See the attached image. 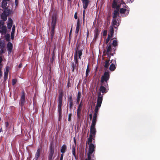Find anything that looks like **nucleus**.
Segmentation results:
<instances>
[{
    "mask_svg": "<svg viewBox=\"0 0 160 160\" xmlns=\"http://www.w3.org/2000/svg\"><path fill=\"white\" fill-rule=\"evenodd\" d=\"M66 149L67 147L66 145L65 144L63 145L61 147V152L62 153H64L66 151Z\"/></svg>",
    "mask_w": 160,
    "mask_h": 160,
    "instance_id": "obj_27",
    "label": "nucleus"
},
{
    "mask_svg": "<svg viewBox=\"0 0 160 160\" xmlns=\"http://www.w3.org/2000/svg\"><path fill=\"white\" fill-rule=\"evenodd\" d=\"M78 56L77 55V54H75L74 56V62H75V64H76L77 65V66H78Z\"/></svg>",
    "mask_w": 160,
    "mask_h": 160,
    "instance_id": "obj_34",
    "label": "nucleus"
},
{
    "mask_svg": "<svg viewBox=\"0 0 160 160\" xmlns=\"http://www.w3.org/2000/svg\"><path fill=\"white\" fill-rule=\"evenodd\" d=\"M94 136H92L91 134L89 135V138H88V142L91 143L92 142V140Z\"/></svg>",
    "mask_w": 160,
    "mask_h": 160,
    "instance_id": "obj_33",
    "label": "nucleus"
},
{
    "mask_svg": "<svg viewBox=\"0 0 160 160\" xmlns=\"http://www.w3.org/2000/svg\"><path fill=\"white\" fill-rule=\"evenodd\" d=\"M4 34V38L5 39V40H10V35L8 33H3L2 35Z\"/></svg>",
    "mask_w": 160,
    "mask_h": 160,
    "instance_id": "obj_29",
    "label": "nucleus"
},
{
    "mask_svg": "<svg viewBox=\"0 0 160 160\" xmlns=\"http://www.w3.org/2000/svg\"><path fill=\"white\" fill-rule=\"evenodd\" d=\"M7 1H6V0H2V8H7L6 6L7 4Z\"/></svg>",
    "mask_w": 160,
    "mask_h": 160,
    "instance_id": "obj_26",
    "label": "nucleus"
},
{
    "mask_svg": "<svg viewBox=\"0 0 160 160\" xmlns=\"http://www.w3.org/2000/svg\"><path fill=\"white\" fill-rule=\"evenodd\" d=\"M110 78V74L108 71H106L101 78V82L108 81Z\"/></svg>",
    "mask_w": 160,
    "mask_h": 160,
    "instance_id": "obj_7",
    "label": "nucleus"
},
{
    "mask_svg": "<svg viewBox=\"0 0 160 160\" xmlns=\"http://www.w3.org/2000/svg\"><path fill=\"white\" fill-rule=\"evenodd\" d=\"M41 149V148H38L35 154V160H38V159L40 156Z\"/></svg>",
    "mask_w": 160,
    "mask_h": 160,
    "instance_id": "obj_17",
    "label": "nucleus"
},
{
    "mask_svg": "<svg viewBox=\"0 0 160 160\" xmlns=\"http://www.w3.org/2000/svg\"><path fill=\"white\" fill-rule=\"evenodd\" d=\"M117 5V3L116 1V0H113L112 3V8H113L115 9Z\"/></svg>",
    "mask_w": 160,
    "mask_h": 160,
    "instance_id": "obj_32",
    "label": "nucleus"
},
{
    "mask_svg": "<svg viewBox=\"0 0 160 160\" xmlns=\"http://www.w3.org/2000/svg\"><path fill=\"white\" fill-rule=\"evenodd\" d=\"M130 11L129 8H128L126 9H125L123 8H121L119 10V12L120 13L122 14H125V16L128 15Z\"/></svg>",
    "mask_w": 160,
    "mask_h": 160,
    "instance_id": "obj_9",
    "label": "nucleus"
},
{
    "mask_svg": "<svg viewBox=\"0 0 160 160\" xmlns=\"http://www.w3.org/2000/svg\"><path fill=\"white\" fill-rule=\"evenodd\" d=\"M7 47L8 53L10 54L12 51V44L10 42H8L7 44Z\"/></svg>",
    "mask_w": 160,
    "mask_h": 160,
    "instance_id": "obj_12",
    "label": "nucleus"
},
{
    "mask_svg": "<svg viewBox=\"0 0 160 160\" xmlns=\"http://www.w3.org/2000/svg\"><path fill=\"white\" fill-rule=\"evenodd\" d=\"M96 121V120H92V123L90 126V128H95Z\"/></svg>",
    "mask_w": 160,
    "mask_h": 160,
    "instance_id": "obj_36",
    "label": "nucleus"
},
{
    "mask_svg": "<svg viewBox=\"0 0 160 160\" xmlns=\"http://www.w3.org/2000/svg\"><path fill=\"white\" fill-rule=\"evenodd\" d=\"M4 41H0V48H5V43Z\"/></svg>",
    "mask_w": 160,
    "mask_h": 160,
    "instance_id": "obj_28",
    "label": "nucleus"
},
{
    "mask_svg": "<svg viewBox=\"0 0 160 160\" xmlns=\"http://www.w3.org/2000/svg\"><path fill=\"white\" fill-rule=\"evenodd\" d=\"M106 88L104 86H101L100 87L99 90L102 93H106Z\"/></svg>",
    "mask_w": 160,
    "mask_h": 160,
    "instance_id": "obj_23",
    "label": "nucleus"
},
{
    "mask_svg": "<svg viewBox=\"0 0 160 160\" xmlns=\"http://www.w3.org/2000/svg\"><path fill=\"white\" fill-rule=\"evenodd\" d=\"M113 19H116L118 18L119 16V11L117 10H114L112 13Z\"/></svg>",
    "mask_w": 160,
    "mask_h": 160,
    "instance_id": "obj_16",
    "label": "nucleus"
},
{
    "mask_svg": "<svg viewBox=\"0 0 160 160\" xmlns=\"http://www.w3.org/2000/svg\"><path fill=\"white\" fill-rule=\"evenodd\" d=\"M120 23V17L116 19H113L112 20V24L114 26V28H116L115 26H118Z\"/></svg>",
    "mask_w": 160,
    "mask_h": 160,
    "instance_id": "obj_10",
    "label": "nucleus"
},
{
    "mask_svg": "<svg viewBox=\"0 0 160 160\" xmlns=\"http://www.w3.org/2000/svg\"><path fill=\"white\" fill-rule=\"evenodd\" d=\"M120 6L119 5H117V6L115 7V8L116 10H117L118 11H119V10H120Z\"/></svg>",
    "mask_w": 160,
    "mask_h": 160,
    "instance_id": "obj_51",
    "label": "nucleus"
},
{
    "mask_svg": "<svg viewBox=\"0 0 160 160\" xmlns=\"http://www.w3.org/2000/svg\"><path fill=\"white\" fill-rule=\"evenodd\" d=\"M109 41H104V43L107 44H108V43H109Z\"/></svg>",
    "mask_w": 160,
    "mask_h": 160,
    "instance_id": "obj_64",
    "label": "nucleus"
},
{
    "mask_svg": "<svg viewBox=\"0 0 160 160\" xmlns=\"http://www.w3.org/2000/svg\"><path fill=\"white\" fill-rule=\"evenodd\" d=\"M107 35V30H104L103 32V36L105 38L104 40H106L105 38Z\"/></svg>",
    "mask_w": 160,
    "mask_h": 160,
    "instance_id": "obj_47",
    "label": "nucleus"
},
{
    "mask_svg": "<svg viewBox=\"0 0 160 160\" xmlns=\"http://www.w3.org/2000/svg\"><path fill=\"white\" fill-rule=\"evenodd\" d=\"M72 154L73 156L76 157V151L75 147L74 145L72 146Z\"/></svg>",
    "mask_w": 160,
    "mask_h": 160,
    "instance_id": "obj_40",
    "label": "nucleus"
},
{
    "mask_svg": "<svg viewBox=\"0 0 160 160\" xmlns=\"http://www.w3.org/2000/svg\"><path fill=\"white\" fill-rule=\"evenodd\" d=\"M68 102H73L72 96V95L70 96L69 97H68Z\"/></svg>",
    "mask_w": 160,
    "mask_h": 160,
    "instance_id": "obj_50",
    "label": "nucleus"
},
{
    "mask_svg": "<svg viewBox=\"0 0 160 160\" xmlns=\"http://www.w3.org/2000/svg\"><path fill=\"white\" fill-rule=\"evenodd\" d=\"M54 153V146L52 144H51L49 147V150L48 157V160H53L54 158V157H53Z\"/></svg>",
    "mask_w": 160,
    "mask_h": 160,
    "instance_id": "obj_4",
    "label": "nucleus"
},
{
    "mask_svg": "<svg viewBox=\"0 0 160 160\" xmlns=\"http://www.w3.org/2000/svg\"><path fill=\"white\" fill-rule=\"evenodd\" d=\"M15 3L16 6H17L18 4V0H15Z\"/></svg>",
    "mask_w": 160,
    "mask_h": 160,
    "instance_id": "obj_63",
    "label": "nucleus"
},
{
    "mask_svg": "<svg viewBox=\"0 0 160 160\" xmlns=\"http://www.w3.org/2000/svg\"><path fill=\"white\" fill-rule=\"evenodd\" d=\"M101 106L96 105L95 107V109L98 110Z\"/></svg>",
    "mask_w": 160,
    "mask_h": 160,
    "instance_id": "obj_56",
    "label": "nucleus"
},
{
    "mask_svg": "<svg viewBox=\"0 0 160 160\" xmlns=\"http://www.w3.org/2000/svg\"><path fill=\"white\" fill-rule=\"evenodd\" d=\"M77 64H75L74 62H72V71L73 72L74 71L75 68L76 67Z\"/></svg>",
    "mask_w": 160,
    "mask_h": 160,
    "instance_id": "obj_42",
    "label": "nucleus"
},
{
    "mask_svg": "<svg viewBox=\"0 0 160 160\" xmlns=\"http://www.w3.org/2000/svg\"><path fill=\"white\" fill-rule=\"evenodd\" d=\"M62 102H58V109L62 108Z\"/></svg>",
    "mask_w": 160,
    "mask_h": 160,
    "instance_id": "obj_43",
    "label": "nucleus"
},
{
    "mask_svg": "<svg viewBox=\"0 0 160 160\" xmlns=\"http://www.w3.org/2000/svg\"><path fill=\"white\" fill-rule=\"evenodd\" d=\"M4 9V12L3 13L6 14L7 15H9L11 13V11L8 8H6Z\"/></svg>",
    "mask_w": 160,
    "mask_h": 160,
    "instance_id": "obj_21",
    "label": "nucleus"
},
{
    "mask_svg": "<svg viewBox=\"0 0 160 160\" xmlns=\"http://www.w3.org/2000/svg\"><path fill=\"white\" fill-rule=\"evenodd\" d=\"M25 102V95L24 90L22 91L21 92V98L20 100L19 104L21 106H23Z\"/></svg>",
    "mask_w": 160,
    "mask_h": 160,
    "instance_id": "obj_8",
    "label": "nucleus"
},
{
    "mask_svg": "<svg viewBox=\"0 0 160 160\" xmlns=\"http://www.w3.org/2000/svg\"><path fill=\"white\" fill-rule=\"evenodd\" d=\"M3 20H0V33L1 35L3 33H5L7 32V27L5 25H4L5 23Z\"/></svg>",
    "mask_w": 160,
    "mask_h": 160,
    "instance_id": "obj_6",
    "label": "nucleus"
},
{
    "mask_svg": "<svg viewBox=\"0 0 160 160\" xmlns=\"http://www.w3.org/2000/svg\"><path fill=\"white\" fill-rule=\"evenodd\" d=\"M109 60H106L105 62V64L104 67L105 68H108L109 66Z\"/></svg>",
    "mask_w": 160,
    "mask_h": 160,
    "instance_id": "obj_38",
    "label": "nucleus"
},
{
    "mask_svg": "<svg viewBox=\"0 0 160 160\" xmlns=\"http://www.w3.org/2000/svg\"><path fill=\"white\" fill-rule=\"evenodd\" d=\"M72 116V114L70 113H69L68 116V121L70 122L71 119V117Z\"/></svg>",
    "mask_w": 160,
    "mask_h": 160,
    "instance_id": "obj_49",
    "label": "nucleus"
},
{
    "mask_svg": "<svg viewBox=\"0 0 160 160\" xmlns=\"http://www.w3.org/2000/svg\"><path fill=\"white\" fill-rule=\"evenodd\" d=\"M81 110L77 109V115L78 119H80L81 118Z\"/></svg>",
    "mask_w": 160,
    "mask_h": 160,
    "instance_id": "obj_30",
    "label": "nucleus"
},
{
    "mask_svg": "<svg viewBox=\"0 0 160 160\" xmlns=\"http://www.w3.org/2000/svg\"><path fill=\"white\" fill-rule=\"evenodd\" d=\"M85 9H84V10L83 11V20H84V19L85 15Z\"/></svg>",
    "mask_w": 160,
    "mask_h": 160,
    "instance_id": "obj_59",
    "label": "nucleus"
},
{
    "mask_svg": "<svg viewBox=\"0 0 160 160\" xmlns=\"http://www.w3.org/2000/svg\"><path fill=\"white\" fill-rule=\"evenodd\" d=\"M57 18L55 16H52V22L51 23V38L52 40L53 38L55 32V28Z\"/></svg>",
    "mask_w": 160,
    "mask_h": 160,
    "instance_id": "obj_3",
    "label": "nucleus"
},
{
    "mask_svg": "<svg viewBox=\"0 0 160 160\" xmlns=\"http://www.w3.org/2000/svg\"><path fill=\"white\" fill-rule=\"evenodd\" d=\"M89 71V64L88 63L86 72V77H87L88 76Z\"/></svg>",
    "mask_w": 160,
    "mask_h": 160,
    "instance_id": "obj_37",
    "label": "nucleus"
},
{
    "mask_svg": "<svg viewBox=\"0 0 160 160\" xmlns=\"http://www.w3.org/2000/svg\"><path fill=\"white\" fill-rule=\"evenodd\" d=\"M80 23L79 20H78L76 25V29L75 33H78L80 29Z\"/></svg>",
    "mask_w": 160,
    "mask_h": 160,
    "instance_id": "obj_22",
    "label": "nucleus"
},
{
    "mask_svg": "<svg viewBox=\"0 0 160 160\" xmlns=\"http://www.w3.org/2000/svg\"><path fill=\"white\" fill-rule=\"evenodd\" d=\"M8 75V74H5V73H4V79L5 80H6L7 79Z\"/></svg>",
    "mask_w": 160,
    "mask_h": 160,
    "instance_id": "obj_55",
    "label": "nucleus"
},
{
    "mask_svg": "<svg viewBox=\"0 0 160 160\" xmlns=\"http://www.w3.org/2000/svg\"><path fill=\"white\" fill-rule=\"evenodd\" d=\"M17 80L16 79H13L12 80V84L13 85H14L17 82Z\"/></svg>",
    "mask_w": 160,
    "mask_h": 160,
    "instance_id": "obj_52",
    "label": "nucleus"
},
{
    "mask_svg": "<svg viewBox=\"0 0 160 160\" xmlns=\"http://www.w3.org/2000/svg\"><path fill=\"white\" fill-rule=\"evenodd\" d=\"M13 21L12 19L9 18L8 19V23L7 24L8 28L10 29H11L12 26Z\"/></svg>",
    "mask_w": 160,
    "mask_h": 160,
    "instance_id": "obj_18",
    "label": "nucleus"
},
{
    "mask_svg": "<svg viewBox=\"0 0 160 160\" xmlns=\"http://www.w3.org/2000/svg\"><path fill=\"white\" fill-rule=\"evenodd\" d=\"M99 36V32L98 29L96 30L95 33L94 37L96 39Z\"/></svg>",
    "mask_w": 160,
    "mask_h": 160,
    "instance_id": "obj_39",
    "label": "nucleus"
},
{
    "mask_svg": "<svg viewBox=\"0 0 160 160\" xmlns=\"http://www.w3.org/2000/svg\"><path fill=\"white\" fill-rule=\"evenodd\" d=\"M110 42L109 44H108L107 46V51L106 53L108 56L109 58L111 56L113 55V53H115V47L117 45V41H113V42L111 43Z\"/></svg>",
    "mask_w": 160,
    "mask_h": 160,
    "instance_id": "obj_1",
    "label": "nucleus"
},
{
    "mask_svg": "<svg viewBox=\"0 0 160 160\" xmlns=\"http://www.w3.org/2000/svg\"><path fill=\"white\" fill-rule=\"evenodd\" d=\"M71 86V84L70 83V81H68V84L67 85V87L68 88L70 87Z\"/></svg>",
    "mask_w": 160,
    "mask_h": 160,
    "instance_id": "obj_57",
    "label": "nucleus"
},
{
    "mask_svg": "<svg viewBox=\"0 0 160 160\" xmlns=\"http://www.w3.org/2000/svg\"><path fill=\"white\" fill-rule=\"evenodd\" d=\"M114 30L112 28L110 29L109 30V32L108 36V38L106 39V40H110V38H112Z\"/></svg>",
    "mask_w": 160,
    "mask_h": 160,
    "instance_id": "obj_15",
    "label": "nucleus"
},
{
    "mask_svg": "<svg viewBox=\"0 0 160 160\" xmlns=\"http://www.w3.org/2000/svg\"><path fill=\"white\" fill-rule=\"evenodd\" d=\"M14 32H12L11 33V38L13 40L14 38Z\"/></svg>",
    "mask_w": 160,
    "mask_h": 160,
    "instance_id": "obj_53",
    "label": "nucleus"
},
{
    "mask_svg": "<svg viewBox=\"0 0 160 160\" xmlns=\"http://www.w3.org/2000/svg\"><path fill=\"white\" fill-rule=\"evenodd\" d=\"M9 66H7L6 67V69L4 71V73H5V74H8V72L9 71Z\"/></svg>",
    "mask_w": 160,
    "mask_h": 160,
    "instance_id": "obj_41",
    "label": "nucleus"
},
{
    "mask_svg": "<svg viewBox=\"0 0 160 160\" xmlns=\"http://www.w3.org/2000/svg\"><path fill=\"white\" fill-rule=\"evenodd\" d=\"M96 130L95 128H90V134H91L92 136H94V137L96 135Z\"/></svg>",
    "mask_w": 160,
    "mask_h": 160,
    "instance_id": "obj_19",
    "label": "nucleus"
},
{
    "mask_svg": "<svg viewBox=\"0 0 160 160\" xmlns=\"http://www.w3.org/2000/svg\"><path fill=\"white\" fill-rule=\"evenodd\" d=\"M15 25H14L12 26V32H15Z\"/></svg>",
    "mask_w": 160,
    "mask_h": 160,
    "instance_id": "obj_58",
    "label": "nucleus"
},
{
    "mask_svg": "<svg viewBox=\"0 0 160 160\" xmlns=\"http://www.w3.org/2000/svg\"><path fill=\"white\" fill-rule=\"evenodd\" d=\"M63 154L62 153L61 154V156L60 159L59 160H63Z\"/></svg>",
    "mask_w": 160,
    "mask_h": 160,
    "instance_id": "obj_61",
    "label": "nucleus"
},
{
    "mask_svg": "<svg viewBox=\"0 0 160 160\" xmlns=\"http://www.w3.org/2000/svg\"><path fill=\"white\" fill-rule=\"evenodd\" d=\"M101 86H104L106 88L108 87V81H103L102 82H101Z\"/></svg>",
    "mask_w": 160,
    "mask_h": 160,
    "instance_id": "obj_31",
    "label": "nucleus"
},
{
    "mask_svg": "<svg viewBox=\"0 0 160 160\" xmlns=\"http://www.w3.org/2000/svg\"><path fill=\"white\" fill-rule=\"evenodd\" d=\"M100 92L99 93V95L98 96L97 99V105L101 106L102 101V98L103 97L102 96H100Z\"/></svg>",
    "mask_w": 160,
    "mask_h": 160,
    "instance_id": "obj_14",
    "label": "nucleus"
},
{
    "mask_svg": "<svg viewBox=\"0 0 160 160\" xmlns=\"http://www.w3.org/2000/svg\"><path fill=\"white\" fill-rule=\"evenodd\" d=\"M95 147L92 143H90L89 145V151L87 154L88 157L85 160H96L94 155H92L93 152L95 151Z\"/></svg>",
    "mask_w": 160,
    "mask_h": 160,
    "instance_id": "obj_2",
    "label": "nucleus"
},
{
    "mask_svg": "<svg viewBox=\"0 0 160 160\" xmlns=\"http://www.w3.org/2000/svg\"><path fill=\"white\" fill-rule=\"evenodd\" d=\"M96 121V120H92V123L90 126V128H95Z\"/></svg>",
    "mask_w": 160,
    "mask_h": 160,
    "instance_id": "obj_35",
    "label": "nucleus"
},
{
    "mask_svg": "<svg viewBox=\"0 0 160 160\" xmlns=\"http://www.w3.org/2000/svg\"><path fill=\"white\" fill-rule=\"evenodd\" d=\"M110 62L112 63L110 66L109 69L111 71H113L116 68V61L115 60H112Z\"/></svg>",
    "mask_w": 160,
    "mask_h": 160,
    "instance_id": "obj_11",
    "label": "nucleus"
},
{
    "mask_svg": "<svg viewBox=\"0 0 160 160\" xmlns=\"http://www.w3.org/2000/svg\"><path fill=\"white\" fill-rule=\"evenodd\" d=\"M74 18L75 19H77V12H75V14H74Z\"/></svg>",
    "mask_w": 160,
    "mask_h": 160,
    "instance_id": "obj_62",
    "label": "nucleus"
},
{
    "mask_svg": "<svg viewBox=\"0 0 160 160\" xmlns=\"http://www.w3.org/2000/svg\"><path fill=\"white\" fill-rule=\"evenodd\" d=\"M73 104V102H69V107L70 109H72Z\"/></svg>",
    "mask_w": 160,
    "mask_h": 160,
    "instance_id": "obj_45",
    "label": "nucleus"
},
{
    "mask_svg": "<svg viewBox=\"0 0 160 160\" xmlns=\"http://www.w3.org/2000/svg\"><path fill=\"white\" fill-rule=\"evenodd\" d=\"M121 4H122L123 5V7L124 8L126 9L128 8H129L126 5L125 3L123 1H122V3Z\"/></svg>",
    "mask_w": 160,
    "mask_h": 160,
    "instance_id": "obj_46",
    "label": "nucleus"
},
{
    "mask_svg": "<svg viewBox=\"0 0 160 160\" xmlns=\"http://www.w3.org/2000/svg\"><path fill=\"white\" fill-rule=\"evenodd\" d=\"M81 96V94L80 92H79L78 94L77 98H80Z\"/></svg>",
    "mask_w": 160,
    "mask_h": 160,
    "instance_id": "obj_54",
    "label": "nucleus"
},
{
    "mask_svg": "<svg viewBox=\"0 0 160 160\" xmlns=\"http://www.w3.org/2000/svg\"><path fill=\"white\" fill-rule=\"evenodd\" d=\"M8 16L3 12L1 16V18L4 21H6L7 19Z\"/></svg>",
    "mask_w": 160,
    "mask_h": 160,
    "instance_id": "obj_24",
    "label": "nucleus"
},
{
    "mask_svg": "<svg viewBox=\"0 0 160 160\" xmlns=\"http://www.w3.org/2000/svg\"><path fill=\"white\" fill-rule=\"evenodd\" d=\"M82 101H81L80 103L79 104L78 108L77 109H79V110H82Z\"/></svg>",
    "mask_w": 160,
    "mask_h": 160,
    "instance_id": "obj_44",
    "label": "nucleus"
},
{
    "mask_svg": "<svg viewBox=\"0 0 160 160\" xmlns=\"http://www.w3.org/2000/svg\"><path fill=\"white\" fill-rule=\"evenodd\" d=\"M81 1L83 3V8L85 10H86L88 8L90 1L89 0H81Z\"/></svg>",
    "mask_w": 160,
    "mask_h": 160,
    "instance_id": "obj_13",
    "label": "nucleus"
},
{
    "mask_svg": "<svg viewBox=\"0 0 160 160\" xmlns=\"http://www.w3.org/2000/svg\"><path fill=\"white\" fill-rule=\"evenodd\" d=\"M83 49V46L82 43L78 44L76 47V52L75 54L78 55L79 58L81 59V57L82 55V51Z\"/></svg>",
    "mask_w": 160,
    "mask_h": 160,
    "instance_id": "obj_5",
    "label": "nucleus"
},
{
    "mask_svg": "<svg viewBox=\"0 0 160 160\" xmlns=\"http://www.w3.org/2000/svg\"><path fill=\"white\" fill-rule=\"evenodd\" d=\"M63 95V94L62 92L59 93L58 99V102H62Z\"/></svg>",
    "mask_w": 160,
    "mask_h": 160,
    "instance_id": "obj_25",
    "label": "nucleus"
},
{
    "mask_svg": "<svg viewBox=\"0 0 160 160\" xmlns=\"http://www.w3.org/2000/svg\"><path fill=\"white\" fill-rule=\"evenodd\" d=\"M76 100H77L76 103H77V104H78L79 103V101L80 100V98H77Z\"/></svg>",
    "mask_w": 160,
    "mask_h": 160,
    "instance_id": "obj_60",
    "label": "nucleus"
},
{
    "mask_svg": "<svg viewBox=\"0 0 160 160\" xmlns=\"http://www.w3.org/2000/svg\"><path fill=\"white\" fill-rule=\"evenodd\" d=\"M58 121H60L61 120L62 118V109H58Z\"/></svg>",
    "mask_w": 160,
    "mask_h": 160,
    "instance_id": "obj_20",
    "label": "nucleus"
},
{
    "mask_svg": "<svg viewBox=\"0 0 160 160\" xmlns=\"http://www.w3.org/2000/svg\"><path fill=\"white\" fill-rule=\"evenodd\" d=\"M98 114H96V113H94V114H93V118H92V120L97 121V115Z\"/></svg>",
    "mask_w": 160,
    "mask_h": 160,
    "instance_id": "obj_48",
    "label": "nucleus"
}]
</instances>
